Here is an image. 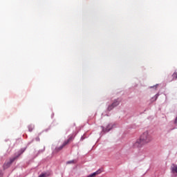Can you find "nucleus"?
<instances>
[{"label":"nucleus","mask_w":177,"mask_h":177,"mask_svg":"<svg viewBox=\"0 0 177 177\" xmlns=\"http://www.w3.org/2000/svg\"><path fill=\"white\" fill-rule=\"evenodd\" d=\"M118 104H120V102L118 101H115L111 105H109L108 106V111H111V110H113V109H114V107H117V106H118Z\"/></svg>","instance_id":"obj_5"},{"label":"nucleus","mask_w":177,"mask_h":177,"mask_svg":"<svg viewBox=\"0 0 177 177\" xmlns=\"http://www.w3.org/2000/svg\"><path fill=\"white\" fill-rule=\"evenodd\" d=\"M46 176H49V175L46 173L41 174L39 176V177H46Z\"/></svg>","instance_id":"obj_11"},{"label":"nucleus","mask_w":177,"mask_h":177,"mask_svg":"<svg viewBox=\"0 0 177 177\" xmlns=\"http://www.w3.org/2000/svg\"><path fill=\"white\" fill-rule=\"evenodd\" d=\"M103 171V169H100L97 171L89 175V177H96L97 175H100V173Z\"/></svg>","instance_id":"obj_6"},{"label":"nucleus","mask_w":177,"mask_h":177,"mask_svg":"<svg viewBox=\"0 0 177 177\" xmlns=\"http://www.w3.org/2000/svg\"><path fill=\"white\" fill-rule=\"evenodd\" d=\"M140 140L142 142V143L147 145V143H150L151 140H153V138H151V136L149 134L148 131L144 132L140 137Z\"/></svg>","instance_id":"obj_2"},{"label":"nucleus","mask_w":177,"mask_h":177,"mask_svg":"<svg viewBox=\"0 0 177 177\" xmlns=\"http://www.w3.org/2000/svg\"><path fill=\"white\" fill-rule=\"evenodd\" d=\"M172 80L171 81H174L175 80H177V71H175V72L172 75Z\"/></svg>","instance_id":"obj_7"},{"label":"nucleus","mask_w":177,"mask_h":177,"mask_svg":"<svg viewBox=\"0 0 177 177\" xmlns=\"http://www.w3.org/2000/svg\"><path fill=\"white\" fill-rule=\"evenodd\" d=\"M112 127L111 125H109L106 129H104V132H109L111 129Z\"/></svg>","instance_id":"obj_8"},{"label":"nucleus","mask_w":177,"mask_h":177,"mask_svg":"<svg viewBox=\"0 0 177 177\" xmlns=\"http://www.w3.org/2000/svg\"><path fill=\"white\" fill-rule=\"evenodd\" d=\"M77 162V160H70L66 162V164H75Z\"/></svg>","instance_id":"obj_10"},{"label":"nucleus","mask_w":177,"mask_h":177,"mask_svg":"<svg viewBox=\"0 0 177 177\" xmlns=\"http://www.w3.org/2000/svg\"><path fill=\"white\" fill-rule=\"evenodd\" d=\"M73 139H74V136H69L68 139L65 140L64 142V143L59 147H57L55 149V151H60V150H62V149L66 147V146H67V145H68V143H70V142H72Z\"/></svg>","instance_id":"obj_3"},{"label":"nucleus","mask_w":177,"mask_h":177,"mask_svg":"<svg viewBox=\"0 0 177 177\" xmlns=\"http://www.w3.org/2000/svg\"><path fill=\"white\" fill-rule=\"evenodd\" d=\"M145 143L141 141L140 138L137 140L136 142L133 144L134 149H140L145 146Z\"/></svg>","instance_id":"obj_4"},{"label":"nucleus","mask_w":177,"mask_h":177,"mask_svg":"<svg viewBox=\"0 0 177 177\" xmlns=\"http://www.w3.org/2000/svg\"><path fill=\"white\" fill-rule=\"evenodd\" d=\"M24 150L25 149H21L18 152L17 155L15 157L11 158L9 161H6L3 165V168L5 169H6V168H9V167L12 165V163H13L17 158H19V157H20V156H21V154L24 153Z\"/></svg>","instance_id":"obj_1"},{"label":"nucleus","mask_w":177,"mask_h":177,"mask_svg":"<svg viewBox=\"0 0 177 177\" xmlns=\"http://www.w3.org/2000/svg\"><path fill=\"white\" fill-rule=\"evenodd\" d=\"M0 177H2V172L0 171Z\"/></svg>","instance_id":"obj_13"},{"label":"nucleus","mask_w":177,"mask_h":177,"mask_svg":"<svg viewBox=\"0 0 177 177\" xmlns=\"http://www.w3.org/2000/svg\"><path fill=\"white\" fill-rule=\"evenodd\" d=\"M157 97H158V95H155L153 97L151 98V101L156 102V100H157Z\"/></svg>","instance_id":"obj_12"},{"label":"nucleus","mask_w":177,"mask_h":177,"mask_svg":"<svg viewBox=\"0 0 177 177\" xmlns=\"http://www.w3.org/2000/svg\"><path fill=\"white\" fill-rule=\"evenodd\" d=\"M33 129H34V126H32V125H29L28 126L29 132H32Z\"/></svg>","instance_id":"obj_9"}]
</instances>
